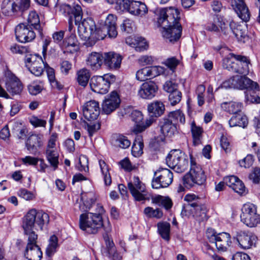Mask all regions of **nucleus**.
Returning a JSON list of instances; mask_svg holds the SVG:
<instances>
[{
	"label": "nucleus",
	"mask_w": 260,
	"mask_h": 260,
	"mask_svg": "<svg viewBox=\"0 0 260 260\" xmlns=\"http://www.w3.org/2000/svg\"><path fill=\"white\" fill-rule=\"evenodd\" d=\"M61 11L65 14L73 15L75 24L78 26V34L82 40L86 41L87 39H90L91 34L95 28V24L90 18L82 21L83 12L80 4L74 3L72 6L62 5L61 6Z\"/></svg>",
	"instance_id": "obj_3"
},
{
	"label": "nucleus",
	"mask_w": 260,
	"mask_h": 260,
	"mask_svg": "<svg viewBox=\"0 0 260 260\" xmlns=\"http://www.w3.org/2000/svg\"><path fill=\"white\" fill-rule=\"evenodd\" d=\"M104 54L96 52L89 53L86 59L87 65L93 71L100 69L104 62Z\"/></svg>",
	"instance_id": "obj_27"
},
{
	"label": "nucleus",
	"mask_w": 260,
	"mask_h": 260,
	"mask_svg": "<svg viewBox=\"0 0 260 260\" xmlns=\"http://www.w3.org/2000/svg\"><path fill=\"white\" fill-rule=\"evenodd\" d=\"M48 242L49 244L46 249V254L49 257H51L56 252L58 247V238L55 235H52Z\"/></svg>",
	"instance_id": "obj_48"
},
{
	"label": "nucleus",
	"mask_w": 260,
	"mask_h": 260,
	"mask_svg": "<svg viewBox=\"0 0 260 260\" xmlns=\"http://www.w3.org/2000/svg\"><path fill=\"white\" fill-rule=\"evenodd\" d=\"M5 87L7 91L13 95L20 93L23 85L20 80L11 71L5 73Z\"/></svg>",
	"instance_id": "obj_19"
},
{
	"label": "nucleus",
	"mask_w": 260,
	"mask_h": 260,
	"mask_svg": "<svg viewBox=\"0 0 260 260\" xmlns=\"http://www.w3.org/2000/svg\"><path fill=\"white\" fill-rule=\"evenodd\" d=\"M147 110L151 116L158 117L162 115L165 110V106L162 103L158 101H156L148 105Z\"/></svg>",
	"instance_id": "obj_37"
},
{
	"label": "nucleus",
	"mask_w": 260,
	"mask_h": 260,
	"mask_svg": "<svg viewBox=\"0 0 260 260\" xmlns=\"http://www.w3.org/2000/svg\"><path fill=\"white\" fill-rule=\"evenodd\" d=\"M203 132L202 127L196 125L194 121L191 123V133L194 146H197L201 144Z\"/></svg>",
	"instance_id": "obj_40"
},
{
	"label": "nucleus",
	"mask_w": 260,
	"mask_h": 260,
	"mask_svg": "<svg viewBox=\"0 0 260 260\" xmlns=\"http://www.w3.org/2000/svg\"><path fill=\"white\" fill-rule=\"evenodd\" d=\"M122 10H126L135 16H143L148 12L146 5L140 1L125 0Z\"/></svg>",
	"instance_id": "obj_18"
},
{
	"label": "nucleus",
	"mask_w": 260,
	"mask_h": 260,
	"mask_svg": "<svg viewBox=\"0 0 260 260\" xmlns=\"http://www.w3.org/2000/svg\"><path fill=\"white\" fill-rule=\"evenodd\" d=\"M103 226V218L98 214L87 212L80 215V228L88 234H96Z\"/></svg>",
	"instance_id": "obj_6"
},
{
	"label": "nucleus",
	"mask_w": 260,
	"mask_h": 260,
	"mask_svg": "<svg viewBox=\"0 0 260 260\" xmlns=\"http://www.w3.org/2000/svg\"><path fill=\"white\" fill-rule=\"evenodd\" d=\"M206 213L207 208L206 206L200 202L194 206L187 205L185 208V210L181 211V215L182 217L189 218L192 216L198 218L199 220H203L206 217Z\"/></svg>",
	"instance_id": "obj_17"
},
{
	"label": "nucleus",
	"mask_w": 260,
	"mask_h": 260,
	"mask_svg": "<svg viewBox=\"0 0 260 260\" xmlns=\"http://www.w3.org/2000/svg\"><path fill=\"white\" fill-rule=\"evenodd\" d=\"M245 0H233L232 6L238 17L243 21L247 22L250 19V12L245 3Z\"/></svg>",
	"instance_id": "obj_26"
},
{
	"label": "nucleus",
	"mask_w": 260,
	"mask_h": 260,
	"mask_svg": "<svg viewBox=\"0 0 260 260\" xmlns=\"http://www.w3.org/2000/svg\"><path fill=\"white\" fill-rule=\"evenodd\" d=\"M235 238L240 248L245 250L255 247L257 240L254 234L244 231L237 232Z\"/></svg>",
	"instance_id": "obj_20"
},
{
	"label": "nucleus",
	"mask_w": 260,
	"mask_h": 260,
	"mask_svg": "<svg viewBox=\"0 0 260 260\" xmlns=\"http://www.w3.org/2000/svg\"><path fill=\"white\" fill-rule=\"evenodd\" d=\"M166 160L169 167L179 173L184 172L188 167L187 156L179 149L171 150Z\"/></svg>",
	"instance_id": "obj_7"
},
{
	"label": "nucleus",
	"mask_w": 260,
	"mask_h": 260,
	"mask_svg": "<svg viewBox=\"0 0 260 260\" xmlns=\"http://www.w3.org/2000/svg\"><path fill=\"white\" fill-rule=\"evenodd\" d=\"M237 78L236 76L230 78L222 82V83L216 89L217 91L220 88H237Z\"/></svg>",
	"instance_id": "obj_55"
},
{
	"label": "nucleus",
	"mask_w": 260,
	"mask_h": 260,
	"mask_svg": "<svg viewBox=\"0 0 260 260\" xmlns=\"http://www.w3.org/2000/svg\"><path fill=\"white\" fill-rule=\"evenodd\" d=\"M190 169L183 179V184L187 188H190L195 185H201L206 180L204 171L201 166L197 164L192 154L189 153Z\"/></svg>",
	"instance_id": "obj_4"
},
{
	"label": "nucleus",
	"mask_w": 260,
	"mask_h": 260,
	"mask_svg": "<svg viewBox=\"0 0 260 260\" xmlns=\"http://www.w3.org/2000/svg\"><path fill=\"white\" fill-rule=\"evenodd\" d=\"M236 75L237 88L240 89H249L254 91H259L258 84L246 76Z\"/></svg>",
	"instance_id": "obj_28"
},
{
	"label": "nucleus",
	"mask_w": 260,
	"mask_h": 260,
	"mask_svg": "<svg viewBox=\"0 0 260 260\" xmlns=\"http://www.w3.org/2000/svg\"><path fill=\"white\" fill-rule=\"evenodd\" d=\"M41 146L40 138L37 135H32L29 136L26 142L27 149L32 154H35L38 149Z\"/></svg>",
	"instance_id": "obj_36"
},
{
	"label": "nucleus",
	"mask_w": 260,
	"mask_h": 260,
	"mask_svg": "<svg viewBox=\"0 0 260 260\" xmlns=\"http://www.w3.org/2000/svg\"><path fill=\"white\" fill-rule=\"evenodd\" d=\"M115 80V76L105 74L103 76L93 77L90 82L91 90L100 94H106L109 91L110 85Z\"/></svg>",
	"instance_id": "obj_11"
},
{
	"label": "nucleus",
	"mask_w": 260,
	"mask_h": 260,
	"mask_svg": "<svg viewBox=\"0 0 260 260\" xmlns=\"http://www.w3.org/2000/svg\"><path fill=\"white\" fill-rule=\"evenodd\" d=\"M206 236L210 242L215 243L218 251H226L232 244L231 235L228 233H217L212 229H208Z\"/></svg>",
	"instance_id": "obj_8"
},
{
	"label": "nucleus",
	"mask_w": 260,
	"mask_h": 260,
	"mask_svg": "<svg viewBox=\"0 0 260 260\" xmlns=\"http://www.w3.org/2000/svg\"><path fill=\"white\" fill-rule=\"evenodd\" d=\"M128 41V39H126V43L135 48L137 51L142 52L147 50L148 48V44L147 41L144 38L142 37L136 38L132 43Z\"/></svg>",
	"instance_id": "obj_44"
},
{
	"label": "nucleus",
	"mask_w": 260,
	"mask_h": 260,
	"mask_svg": "<svg viewBox=\"0 0 260 260\" xmlns=\"http://www.w3.org/2000/svg\"><path fill=\"white\" fill-rule=\"evenodd\" d=\"M29 122L35 128L39 127H45L47 124L46 120L42 119L35 115L29 118Z\"/></svg>",
	"instance_id": "obj_56"
},
{
	"label": "nucleus",
	"mask_w": 260,
	"mask_h": 260,
	"mask_svg": "<svg viewBox=\"0 0 260 260\" xmlns=\"http://www.w3.org/2000/svg\"><path fill=\"white\" fill-rule=\"evenodd\" d=\"M229 123L231 127L239 126L245 128L247 126L248 121L245 115L239 113L233 115L230 119Z\"/></svg>",
	"instance_id": "obj_34"
},
{
	"label": "nucleus",
	"mask_w": 260,
	"mask_h": 260,
	"mask_svg": "<svg viewBox=\"0 0 260 260\" xmlns=\"http://www.w3.org/2000/svg\"><path fill=\"white\" fill-rule=\"evenodd\" d=\"M24 62L29 72L36 76L42 75L44 69L48 67L45 59L37 54H29L25 55Z\"/></svg>",
	"instance_id": "obj_9"
},
{
	"label": "nucleus",
	"mask_w": 260,
	"mask_h": 260,
	"mask_svg": "<svg viewBox=\"0 0 260 260\" xmlns=\"http://www.w3.org/2000/svg\"><path fill=\"white\" fill-rule=\"evenodd\" d=\"M144 213L148 217L156 218H160L163 215V213L160 209H154L150 207L145 208L144 210Z\"/></svg>",
	"instance_id": "obj_52"
},
{
	"label": "nucleus",
	"mask_w": 260,
	"mask_h": 260,
	"mask_svg": "<svg viewBox=\"0 0 260 260\" xmlns=\"http://www.w3.org/2000/svg\"><path fill=\"white\" fill-rule=\"evenodd\" d=\"M127 187L135 201L140 202L147 199L145 185L138 177L132 178L127 183Z\"/></svg>",
	"instance_id": "obj_12"
},
{
	"label": "nucleus",
	"mask_w": 260,
	"mask_h": 260,
	"mask_svg": "<svg viewBox=\"0 0 260 260\" xmlns=\"http://www.w3.org/2000/svg\"><path fill=\"white\" fill-rule=\"evenodd\" d=\"M27 88L30 94L36 95L41 92L43 86L41 83L33 82L28 86Z\"/></svg>",
	"instance_id": "obj_59"
},
{
	"label": "nucleus",
	"mask_w": 260,
	"mask_h": 260,
	"mask_svg": "<svg viewBox=\"0 0 260 260\" xmlns=\"http://www.w3.org/2000/svg\"><path fill=\"white\" fill-rule=\"evenodd\" d=\"M77 170L81 172H87L88 171V159L86 156L81 155L79 158V162L76 165Z\"/></svg>",
	"instance_id": "obj_54"
},
{
	"label": "nucleus",
	"mask_w": 260,
	"mask_h": 260,
	"mask_svg": "<svg viewBox=\"0 0 260 260\" xmlns=\"http://www.w3.org/2000/svg\"><path fill=\"white\" fill-rule=\"evenodd\" d=\"M90 76L89 70L86 68L81 69L76 73L77 82L80 86L84 88L87 85Z\"/></svg>",
	"instance_id": "obj_38"
},
{
	"label": "nucleus",
	"mask_w": 260,
	"mask_h": 260,
	"mask_svg": "<svg viewBox=\"0 0 260 260\" xmlns=\"http://www.w3.org/2000/svg\"><path fill=\"white\" fill-rule=\"evenodd\" d=\"M157 16L158 24L163 29V37L170 42L178 41L182 30L178 9L172 7L160 9L157 11Z\"/></svg>",
	"instance_id": "obj_1"
},
{
	"label": "nucleus",
	"mask_w": 260,
	"mask_h": 260,
	"mask_svg": "<svg viewBox=\"0 0 260 260\" xmlns=\"http://www.w3.org/2000/svg\"><path fill=\"white\" fill-rule=\"evenodd\" d=\"M25 256L28 260H40L42 257V252L38 245H34L28 248L26 246Z\"/></svg>",
	"instance_id": "obj_41"
},
{
	"label": "nucleus",
	"mask_w": 260,
	"mask_h": 260,
	"mask_svg": "<svg viewBox=\"0 0 260 260\" xmlns=\"http://www.w3.org/2000/svg\"><path fill=\"white\" fill-rule=\"evenodd\" d=\"M160 131L165 136L172 137L177 131L176 126L168 118H165L161 122Z\"/></svg>",
	"instance_id": "obj_31"
},
{
	"label": "nucleus",
	"mask_w": 260,
	"mask_h": 260,
	"mask_svg": "<svg viewBox=\"0 0 260 260\" xmlns=\"http://www.w3.org/2000/svg\"><path fill=\"white\" fill-rule=\"evenodd\" d=\"M101 128L99 123H87L85 125V128L87 131L88 135L92 137Z\"/></svg>",
	"instance_id": "obj_58"
},
{
	"label": "nucleus",
	"mask_w": 260,
	"mask_h": 260,
	"mask_svg": "<svg viewBox=\"0 0 260 260\" xmlns=\"http://www.w3.org/2000/svg\"><path fill=\"white\" fill-rule=\"evenodd\" d=\"M11 51L13 53L23 54L29 52V48L26 46H23L18 44H14L10 48Z\"/></svg>",
	"instance_id": "obj_61"
},
{
	"label": "nucleus",
	"mask_w": 260,
	"mask_h": 260,
	"mask_svg": "<svg viewBox=\"0 0 260 260\" xmlns=\"http://www.w3.org/2000/svg\"><path fill=\"white\" fill-rule=\"evenodd\" d=\"M1 10L2 13L5 16L12 15L19 11L18 5L15 3L14 0H4Z\"/></svg>",
	"instance_id": "obj_32"
},
{
	"label": "nucleus",
	"mask_w": 260,
	"mask_h": 260,
	"mask_svg": "<svg viewBox=\"0 0 260 260\" xmlns=\"http://www.w3.org/2000/svg\"><path fill=\"white\" fill-rule=\"evenodd\" d=\"M168 118L170 119L176 126L177 124H184L185 122V115L180 110L170 112Z\"/></svg>",
	"instance_id": "obj_49"
},
{
	"label": "nucleus",
	"mask_w": 260,
	"mask_h": 260,
	"mask_svg": "<svg viewBox=\"0 0 260 260\" xmlns=\"http://www.w3.org/2000/svg\"><path fill=\"white\" fill-rule=\"evenodd\" d=\"M49 222V215L42 210H37L36 209L29 210L24 216L22 227L25 235L28 237L27 246L37 245V240L38 235L33 231V229H39L43 230V226L47 224Z\"/></svg>",
	"instance_id": "obj_2"
},
{
	"label": "nucleus",
	"mask_w": 260,
	"mask_h": 260,
	"mask_svg": "<svg viewBox=\"0 0 260 260\" xmlns=\"http://www.w3.org/2000/svg\"><path fill=\"white\" fill-rule=\"evenodd\" d=\"M46 156L47 160L50 163V165L53 167L54 170H56L59 164V154L57 151L56 148H46Z\"/></svg>",
	"instance_id": "obj_43"
},
{
	"label": "nucleus",
	"mask_w": 260,
	"mask_h": 260,
	"mask_svg": "<svg viewBox=\"0 0 260 260\" xmlns=\"http://www.w3.org/2000/svg\"><path fill=\"white\" fill-rule=\"evenodd\" d=\"M158 90L157 85L152 81L143 83L138 90V95L142 99L151 100L153 98Z\"/></svg>",
	"instance_id": "obj_24"
},
{
	"label": "nucleus",
	"mask_w": 260,
	"mask_h": 260,
	"mask_svg": "<svg viewBox=\"0 0 260 260\" xmlns=\"http://www.w3.org/2000/svg\"><path fill=\"white\" fill-rule=\"evenodd\" d=\"M26 24L41 32L42 29L41 28L40 18L36 11H31L29 13L27 18V23Z\"/></svg>",
	"instance_id": "obj_45"
},
{
	"label": "nucleus",
	"mask_w": 260,
	"mask_h": 260,
	"mask_svg": "<svg viewBox=\"0 0 260 260\" xmlns=\"http://www.w3.org/2000/svg\"><path fill=\"white\" fill-rule=\"evenodd\" d=\"M229 28L230 33L232 32L236 37L238 41L245 43L248 37L245 30H242L241 26H236V24L232 21L230 23Z\"/></svg>",
	"instance_id": "obj_33"
},
{
	"label": "nucleus",
	"mask_w": 260,
	"mask_h": 260,
	"mask_svg": "<svg viewBox=\"0 0 260 260\" xmlns=\"http://www.w3.org/2000/svg\"><path fill=\"white\" fill-rule=\"evenodd\" d=\"M152 203L163 207L166 210H170L173 206V202L169 197L157 195L151 198Z\"/></svg>",
	"instance_id": "obj_35"
},
{
	"label": "nucleus",
	"mask_w": 260,
	"mask_h": 260,
	"mask_svg": "<svg viewBox=\"0 0 260 260\" xmlns=\"http://www.w3.org/2000/svg\"><path fill=\"white\" fill-rule=\"evenodd\" d=\"M106 244L109 257L111 260H121L122 256L117 252L112 241L106 240Z\"/></svg>",
	"instance_id": "obj_47"
},
{
	"label": "nucleus",
	"mask_w": 260,
	"mask_h": 260,
	"mask_svg": "<svg viewBox=\"0 0 260 260\" xmlns=\"http://www.w3.org/2000/svg\"><path fill=\"white\" fill-rule=\"evenodd\" d=\"M104 57V63L109 69L116 70L120 68L122 59L120 54L113 52H106Z\"/></svg>",
	"instance_id": "obj_25"
},
{
	"label": "nucleus",
	"mask_w": 260,
	"mask_h": 260,
	"mask_svg": "<svg viewBox=\"0 0 260 260\" xmlns=\"http://www.w3.org/2000/svg\"><path fill=\"white\" fill-rule=\"evenodd\" d=\"M254 161L253 156L251 154H248L243 159L239 161V164L241 167L245 168H250Z\"/></svg>",
	"instance_id": "obj_62"
},
{
	"label": "nucleus",
	"mask_w": 260,
	"mask_h": 260,
	"mask_svg": "<svg viewBox=\"0 0 260 260\" xmlns=\"http://www.w3.org/2000/svg\"><path fill=\"white\" fill-rule=\"evenodd\" d=\"M131 144V142L127 137L119 134L115 137V145L122 149L128 148Z\"/></svg>",
	"instance_id": "obj_51"
},
{
	"label": "nucleus",
	"mask_w": 260,
	"mask_h": 260,
	"mask_svg": "<svg viewBox=\"0 0 260 260\" xmlns=\"http://www.w3.org/2000/svg\"><path fill=\"white\" fill-rule=\"evenodd\" d=\"M149 78H153L156 77L164 72V69L163 67L160 66H153L148 67Z\"/></svg>",
	"instance_id": "obj_63"
},
{
	"label": "nucleus",
	"mask_w": 260,
	"mask_h": 260,
	"mask_svg": "<svg viewBox=\"0 0 260 260\" xmlns=\"http://www.w3.org/2000/svg\"><path fill=\"white\" fill-rule=\"evenodd\" d=\"M103 26L95 28L93 30V33L91 34L90 39H87L85 45L87 47H91L93 46L98 40H103L107 35H108L107 31H105Z\"/></svg>",
	"instance_id": "obj_30"
},
{
	"label": "nucleus",
	"mask_w": 260,
	"mask_h": 260,
	"mask_svg": "<svg viewBox=\"0 0 260 260\" xmlns=\"http://www.w3.org/2000/svg\"><path fill=\"white\" fill-rule=\"evenodd\" d=\"M205 29L208 31L218 33L221 31L226 36L230 34V30L228 24H226L222 17L215 16L212 21H209L205 25Z\"/></svg>",
	"instance_id": "obj_16"
},
{
	"label": "nucleus",
	"mask_w": 260,
	"mask_h": 260,
	"mask_svg": "<svg viewBox=\"0 0 260 260\" xmlns=\"http://www.w3.org/2000/svg\"><path fill=\"white\" fill-rule=\"evenodd\" d=\"M179 63V60L175 57L167 59L164 64L168 67L172 72H174L176 67Z\"/></svg>",
	"instance_id": "obj_64"
},
{
	"label": "nucleus",
	"mask_w": 260,
	"mask_h": 260,
	"mask_svg": "<svg viewBox=\"0 0 260 260\" xmlns=\"http://www.w3.org/2000/svg\"><path fill=\"white\" fill-rule=\"evenodd\" d=\"M181 98L182 93L179 90L171 92L169 95V101L172 106L178 104L181 101Z\"/></svg>",
	"instance_id": "obj_57"
},
{
	"label": "nucleus",
	"mask_w": 260,
	"mask_h": 260,
	"mask_svg": "<svg viewBox=\"0 0 260 260\" xmlns=\"http://www.w3.org/2000/svg\"><path fill=\"white\" fill-rule=\"evenodd\" d=\"M221 108L230 114H237L241 112L242 104L239 102H224L221 104Z\"/></svg>",
	"instance_id": "obj_42"
},
{
	"label": "nucleus",
	"mask_w": 260,
	"mask_h": 260,
	"mask_svg": "<svg viewBox=\"0 0 260 260\" xmlns=\"http://www.w3.org/2000/svg\"><path fill=\"white\" fill-rule=\"evenodd\" d=\"M16 39L21 43H27L32 41L36 37V34L32 28L27 25L26 23L18 24L15 29Z\"/></svg>",
	"instance_id": "obj_15"
},
{
	"label": "nucleus",
	"mask_w": 260,
	"mask_h": 260,
	"mask_svg": "<svg viewBox=\"0 0 260 260\" xmlns=\"http://www.w3.org/2000/svg\"><path fill=\"white\" fill-rule=\"evenodd\" d=\"M116 20L117 17L115 15L109 14L105 21L104 25L102 26L110 38H115L117 36Z\"/></svg>",
	"instance_id": "obj_29"
},
{
	"label": "nucleus",
	"mask_w": 260,
	"mask_h": 260,
	"mask_svg": "<svg viewBox=\"0 0 260 260\" xmlns=\"http://www.w3.org/2000/svg\"><path fill=\"white\" fill-rule=\"evenodd\" d=\"M12 132L13 135L18 139L23 140L26 136L27 129L21 122L15 121L13 123Z\"/></svg>",
	"instance_id": "obj_39"
},
{
	"label": "nucleus",
	"mask_w": 260,
	"mask_h": 260,
	"mask_svg": "<svg viewBox=\"0 0 260 260\" xmlns=\"http://www.w3.org/2000/svg\"><path fill=\"white\" fill-rule=\"evenodd\" d=\"M184 200L187 202L186 204H184L182 206V209L181 211H183L185 210V208L187 205H192V206H194L198 202H200V198L198 196L194 194H187L185 196L184 198Z\"/></svg>",
	"instance_id": "obj_53"
},
{
	"label": "nucleus",
	"mask_w": 260,
	"mask_h": 260,
	"mask_svg": "<svg viewBox=\"0 0 260 260\" xmlns=\"http://www.w3.org/2000/svg\"><path fill=\"white\" fill-rule=\"evenodd\" d=\"M241 220L246 226L253 228L260 224V214L257 213L256 206L251 203H247L243 205Z\"/></svg>",
	"instance_id": "obj_10"
},
{
	"label": "nucleus",
	"mask_w": 260,
	"mask_h": 260,
	"mask_svg": "<svg viewBox=\"0 0 260 260\" xmlns=\"http://www.w3.org/2000/svg\"><path fill=\"white\" fill-rule=\"evenodd\" d=\"M131 118L136 124L133 128V132L135 133H140L144 132L149 127L154 121V118L149 117L143 121V115L141 112L138 110H134L130 115Z\"/></svg>",
	"instance_id": "obj_14"
},
{
	"label": "nucleus",
	"mask_w": 260,
	"mask_h": 260,
	"mask_svg": "<svg viewBox=\"0 0 260 260\" xmlns=\"http://www.w3.org/2000/svg\"><path fill=\"white\" fill-rule=\"evenodd\" d=\"M136 78L137 80L143 81L149 78L148 67H145L138 70L136 74Z\"/></svg>",
	"instance_id": "obj_60"
},
{
	"label": "nucleus",
	"mask_w": 260,
	"mask_h": 260,
	"mask_svg": "<svg viewBox=\"0 0 260 260\" xmlns=\"http://www.w3.org/2000/svg\"><path fill=\"white\" fill-rule=\"evenodd\" d=\"M155 178L152 181V187L159 189L168 187L173 181V175L172 172L166 168H161L154 173Z\"/></svg>",
	"instance_id": "obj_13"
},
{
	"label": "nucleus",
	"mask_w": 260,
	"mask_h": 260,
	"mask_svg": "<svg viewBox=\"0 0 260 260\" xmlns=\"http://www.w3.org/2000/svg\"><path fill=\"white\" fill-rule=\"evenodd\" d=\"M82 110L85 118L89 121L96 119L100 113L99 104L94 100L85 103Z\"/></svg>",
	"instance_id": "obj_22"
},
{
	"label": "nucleus",
	"mask_w": 260,
	"mask_h": 260,
	"mask_svg": "<svg viewBox=\"0 0 260 260\" xmlns=\"http://www.w3.org/2000/svg\"><path fill=\"white\" fill-rule=\"evenodd\" d=\"M159 234L162 238L169 241L170 239V224L168 222H159L157 224Z\"/></svg>",
	"instance_id": "obj_50"
},
{
	"label": "nucleus",
	"mask_w": 260,
	"mask_h": 260,
	"mask_svg": "<svg viewBox=\"0 0 260 260\" xmlns=\"http://www.w3.org/2000/svg\"><path fill=\"white\" fill-rule=\"evenodd\" d=\"M96 201V197L93 192H83L81 194L80 203H76L75 206L81 212H87Z\"/></svg>",
	"instance_id": "obj_23"
},
{
	"label": "nucleus",
	"mask_w": 260,
	"mask_h": 260,
	"mask_svg": "<svg viewBox=\"0 0 260 260\" xmlns=\"http://www.w3.org/2000/svg\"><path fill=\"white\" fill-rule=\"evenodd\" d=\"M144 147L142 138L140 136H138L134 141L132 147V153L135 157H139L143 153V149Z\"/></svg>",
	"instance_id": "obj_46"
},
{
	"label": "nucleus",
	"mask_w": 260,
	"mask_h": 260,
	"mask_svg": "<svg viewBox=\"0 0 260 260\" xmlns=\"http://www.w3.org/2000/svg\"><path fill=\"white\" fill-rule=\"evenodd\" d=\"M120 103L118 93L113 91L105 97L102 104V111L106 114H109L118 108Z\"/></svg>",
	"instance_id": "obj_21"
},
{
	"label": "nucleus",
	"mask_w": 260,
	"mask_h": 260,
	"mask_svg": "<svg viewBox=\"0 0 260 260\" xmlns=\"http://www.w3.org/2000/svg\"><path fill=\"white\" fill-rule=\"evenodd\" d=\"M249 59L244 56L230 53L223 59V67L226 70L240 74L249 73Z\"/></svg>",
	"instance_id": "obj_5"
}]
</instances>
